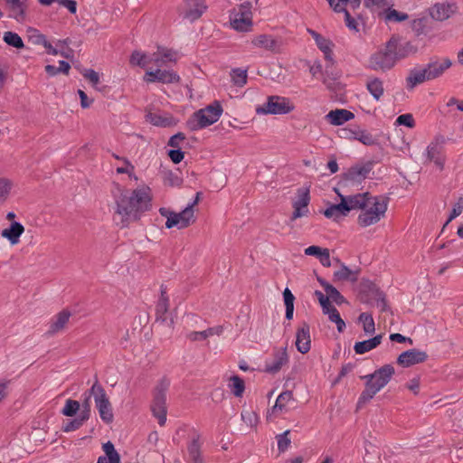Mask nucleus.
<instances>
[{
    "label": "nucleus",
    "instance_id": "dca6fc26",
    "mask_svg": "<svg viewBox=\"0 0 463 463\" xmlns=\"http://www.w3.org/2000/svg\"><path fill=\"white\" fill-rule=\"evenodd\" d=\"M307 32L315 41L317 47L323 53L324 58L327 61L334 63V43L329 38L323 36L322 34L315 32L314 30L308 29Z\"/></svg>",
    "mask_w": 463,
    "mask_h": 463
},
{
    "label": "nucleus",
    "instance_id": "2eb2a0df",
    "mask_svg": "<svg viewBox=\"0 0 463 463\" xmlns=\"http://www.w3.org/2000/svg\"><path fill=\"white\" fill-rule=\"evenodd\" d=\"M453 61L448 57H439L430 61L424 67L430 80L441 77L451 66Z\"/></svg>",
    "mask_w": 463,
    "mask_h": 463
},
{
    "label": "nucleus",
    "instance_id": "8fccbe9b",
    "mask_svg": "<svg viewBox=\"0 0 463 463\" xmlns=\"http://www.w3.org/2000/svg\"><path fill=\"white\" fill-rule=\"evenodd\" d=\"M81 410L82 408L80 409V404L78 401L67 399L63 408L61 409V413L66 417H72L77 413L80 414Z\"/></svg>",
    "mask_w": 463,
    "mask_h": 463
},
{
    "label": "nucleus",
    "instance_id": "052dcab7",
    "mask_svg": "<svg viewBox=\"0 0 463 463\" xmlns=\"http://www.w3.org/2000/svg\"><path fill=\"white\" fill-rule=\"evenodd\" d=\"M415 125V119L411 113L402 114L394 121L395 127L404 126L408 128H413Z\"/></svg>",
    "mask_w": 463,
    "mask_h": 463
},
{
    "label": "nucleus",
    "instance_id": "f8f14e48",
    "mask_svg": "<svg viewBox=\"0 0 463 463\" xmlns=\"http://www.w3.org/2000/svg\"><path fill=\"white\" fill-rule=\"evenodd\" d=\"M205 0H184L181 14L190 22L198 20L207 10Z\"/></svg>",
    "mask_w": 463,
    "mask_h": 463
},
{
    "label": "nucleus",
    "instance_id": "4468645a",
    "mask_svg": "<svg viewBox=\"0 0 463 463\" xmlns=\"http://www.w3.org/2000/svg\"><path fill=\"white\" fill-rule=\"evenodd\" d=\"M428 358V354L425 351L420 349H410L402 352L397 357V364L402 368H409L416 364L424 363Z\"/></svg>",
    "mask_w": 463,
    "mask_h": 463
},
{
    "label": "nucleus",
    "instance_id": "a18cd8bd",
    "mask_svg": "<svg viewBox=\"0 0 463 463\" xmlns=\"http://www.w3.org/2000/svg\"><path fill=\"white\" fill-rule=\"evenodd\" d=\"M228 388L236 397H241L244 392L245 384L241 378L233 375L229 380Z\"/></svg>",
    "mask_w": 463,
    "mask_h": 463
},
{
    "label": "nucleus",
    "instance_id": "0eeeda50",
    "mask_svg": "<svg viewBox=\"0 0 463 463\" xmlns=\"http://www.w3.org/2000/svg\"><path fill=\"white\" fill-rule=\"evenodd\" d=\"M222 114V108L219 102L215 101L194 112L186 124L191 130L195 131L214 124L219 120Z\"/></svg>",
    "mask_w": 463,
    "mask_h": 463
},
{
    "label": "nucleus",
    "instance_id": "423d86ee",
    "mask_svg": "<svg viewBox=\"0 0 463 463\" xmlns=\"http://www.w3.org/2000/svg\"><path fill=\"white\" fill-rule=\"evenodd\" d=\"M296 105L294 101L285 96L270 95L266 101L255 109L257 115H288L295 111Z\"/></svg>",
    "mask_w": 463,
    "mask_h": 463
},
{
    "label": "nucleus",
    "instance_id": "774afa93",
    "mask_svg": "<svg viewBox=\"0 0 463 463\" xmlns=\"http://www.w3.org/2000/svg\"><path fill=\"white\" fill-rule=\"evenodd\" d=\"M56 4L67 8L71 14H76L77 12V3L75 0H56Z\"/></svg>",
    "mask_w": 463,
    "mask_h": 463
},
{
    "label": "nucleus",
    "instance_id": "a19ab883",
    "mask_svg": "<svg viewBox=\"0 0 463 463\" xmlns=\"http://www.w3.org/2000/svg\"><path fill=\"white\" fill-rule=\"evenodd\" d=\"M154 54L145 53L142 52H134L130 57V63L134 66H139L144 69H148V66L154 64Z\"/></svg>",
    "mask_w": 463,
    "mask_h": 463
},
{
    "label": "nucleus",
    "instance_id": "f3484780",
    "mask_svg": "<svg viewBox=\"0 0 463 463\" xmlns=\"http://www.w3.org/2000/svg\"><path fill=\"white\" fill-rule=\"evenodd\" d=\"M440 148V144L438 141L430 142L422 154L423 162L425 164L432 162L439 170H441L444 166L445 159L441 155Z\"/></svg>",
    "mask_w": 463,
    "mask_h": 463
},
{
    "label": "nucleus",
    "instance_id": "a878e982",
    "mask_svg": "<svg viewBox=\"0 0 463 463\" xmlns=\"http://www.w3.org/2000/svg\"><path fill=\"white\" fill-rule=\"evenodd\" d=\"M322 312L324 315L327 316L328 319L335 323L338 332H343L345 328V323L341 318L339 312L337 309L330 303V298L327 297L326 301L323 304H320Z\"/></svg>",
    "mask_w": 463,
    "mask_h": 463
},
{
    "label": "nucleus",
    "instance_id": "13d9d810",
    "mask_svg": "<svg viewBox=\"0 0 463 463\" xmlns=\"http://www.w3.org/2000/svg\"><path fill=\"white\" fill-rule=\"evenodd\" d=\"M344 14H345V22L346 27L351 32H353L354 33H359L361 31V25H362L361 19L359 17L358 18L352 17L348 11L344 12Z\"/></svg>",
    "mask_w": 463,
    "mask_h": 463
},
{
    "label": "nucleus",
    "instance_id": "6ab92c4d",
    "mask_svg": "<svg viewBox=\"0 0 463 463\" xmlns=\"http://www.w3.org/2000/svg\"><path fill=\"white\" fill-rule=\"evenodd\" d=\"M294 399L291 392L287 391L281 392L277 400L273 407L268 412L267 418L271 420L272 417L277 416L281 413L288 412L290 409V406L293 404Z\"/></svg>",
    "mask_w": 463,
    "mask_h": 463
},
{
    "label": "nucleus",
    "instance_id": "09e8293b",
    "mask_svg": "<svg viewBox=\"0 0 463 463\" xmlns=\"http://www.w3.org/2000/svg\"><path fill=\"white\" fill-rule=\"evenodd\" d=\"M283 300L286 307V318L290 320L294 313L295 297L288 288H286L283 291Z\"/></svg>",
    "mask_w": 463,
    "mask_h": 463
},
{
    "label": "nucleus",
    "instance_id": "c756f323",
    "mask_svg": "<svg viewBox=\"0 0 463 463\" xmlns=\"http://www.w3.org/2000/svg\"><path fill=\"white\" fill-rule=\"evenodd\" d=\"M154 54V65L161 67L167 63L175 62L178 59L177 53L171 49L159 47Z\"/></svg>",
    "mask_w": 463,
    "mask_h": 463
},
{
    "label": "nucleus",
    "instance_id": "58836bf2",
    "mask_svg": "<svg viewBox=\"0 0 463 463\" xmlns=\"http://www.w3.org/2000/svg\"><path fill=\"white\" fill-rule=\"evenodd\" d=\"M366 90L376 101H379L384 94L383 81L377 77L370 78L366 81Z\"/></svg>",
    "mask_w": 463,
    "mask_h": 463
},
{
    "label": "nucleus",
    "instance_id": "5fc2aeb1",
    "mask_svg": "<svg viewBox=\"0 0 463 463\" xmlns=\"http://www.w3.org/2000/svg\"><path fill=\"white\" fill-rule=\"evenodd\" d=\"M13 182L10 179L0 177V204L5 203L10 196Z\"/></svg>",
    "mask_w": 463,
    "mask_h": 463
},
{
    "label": "nucleus",
    "instance_id": "c85d7f7f",
    "mask_svg": "<svg viewBox=\"0 0 463 463\" xmlns=\"http://www.w3.org/2000/svg\"><path fill=\"white\" fill-rule=\"evenodd\" d=\"M249 44L253 49H262L266 51H271L277 47L276 40L269 34L254 35L249 40Z\"/></svg>",
    "mask_w": 463,
    "mask_h": 463
},
{
    "label": "nucleus",
    "instance_id": "f704fd0d",
    "mask_svg": "<svg viewBox=\"0 0 463 463\" xmlns=\"http://www.w3.org/2000/svg\"><path fill=\"white\" fill-rule=\"evenodd\" d=\"M425 81H430L428 77L425 67L414 68L411 70L406 79L407 87L410 89H413L417 85L421 84Z\"/></svg>",
    "mask_w": 463,
    "mask_h": 463
},
{
    "label": "nucleus",
    "instance_id": "c03bdc74",
    "mask_svg": "<svg viewBox=\"0 0 463 463\" xmlns=\"http://www.w3.org/2000/svg\"><path fill=\"white\" fill-rule=\"evenodd\" d=\"M358 321L362 325L363 330L366 335H372L374 334L375 324L371 314L362 313L358 317Z\"/></svg>",
    "mask_w": 463,
    "mask_h": 463
},
{
    "label": "nucleus",
    "instance_id": "9d476101",
    "mask_svg": "<svg viewBox=\"0 0 463 463\" xmlns=\"http://www.w3.org/2000/svg\"><path fill=\"white\" fill-rule=\"evenodd\" d=\"M91 392L94 393V402L100 419L106 423L112 422L114 416L105 391L99 386L93 385Z\"/></svg>",
    "mask_w": 463,
    "mask_h": 463
},
{
    "label": "nucleus",
    "instance_id": "9b49d317",
    "mask_svg": "<svg viewBox=\"0 0 463 463\" xmlns=\"http://www.w3.org/2000/svg\"><path fill=\"white\" fill-rule=\"evenodd\" d=\"M146 83L160 82L163 84H175L180 81L179 75L173 70L147 69L143 76Z\"/></svg>",
    "mask_w": 463,
    "mask_h": 463
},
{
    "label": "nucleus",
    "instance_id": "c9c22d12",
    "mask_svg": "<svg viewBox=\"0 0 463 463\" xmlns=\"http://www.w3.org/2000/svg\"><path fill=\"white\" fill-rule=\"evenodd\" d=\"M382 335H374L372 338L356 342L354 345V350L357 354H364L375 349L382 343Z\"/></svg>",
    "mask_w": 463,
    "mask_h": 463
},
{
    "label": "nucleus",
    "instance_id": "3c124183",
    "mask_svg": "<svg viewBox=\"0 0 463 463\" xmlns=\"http://www.w3.org/2000/svg\"><path fill=\"white\" fill-rule=\"evenodd\" d=\"M409 18L408 14L404 12H400L393 8H388L384 12V19L390 23H401Z\"/></svg>",
    "mask_w": 463,
    "mask_h": 463
},
{
    "label": "nucleus",
    "instance_id": "b1692460",
    "mask_svg": "<svg viewBox=\"0 0 463 463\" xmlns=\"http://www.w3.org/2000/svg\"><path fill=\"white\" fill-rule=\"evenodd\" d=\"M296 347L301 354H307L311 349L310 328L307 324H303L296 333Z\"/></svg>",
    "mask_w": 463,
    "mask_h": 463
},
{
    "label": "nucleus",
    "instance_id": "4c0bfd02",
    "mask_svg": "<svg viewBox=\"0 0 463 463\" xmlns=\"http://www.w3.org/2000/svg\"><path fill=\"white\" fill-rule=\"evenodd\" d=\"M104 455L98 458L97 463H120V456L110 441L102 446Z\"/></svg>",
    "mask_w": 463,
    "mask_h": 463
},
{
    "label": "nucleus",
    "instance_id": "393cba45",
    "mask_svg": "<svg viewBox=\"0 0 463 463\" xmlns=\"http://www.w3.org/2000/svg\"><path fill=\"white\" fill-rule=\"evenodd\" d=\"M322 312L324 315L327 316L328 319L335 323L338 332H343L345 328V323L341 318L339 312L337 309L330 303V298L327 297L326 301L323 304H320Z\"/></svg>",
    "mask_w": 463,
    "mask_h": 463
},
{
    "label": "nucleus",
    "instance_id": "ddd939ff",
    "mask_svg": "<svg viewBox=\"0 0 463 463\" xmlns=\"http://www.w3.org/2000/svg\"><path fill=\"white\" fill-rule=\"evenodd\" d=\"M310 189L308 186H303L297 191V197L293 201L294 208L292 220H296L308 214V204L310 202Z\"/></svg>",
    "mask_w": 463,
    "mask_h": 463
},
{
    "label": "nucleus",
    "instance_id": "a211bd4d",
    "mask_svg": "<svg viewBox=\"0 0 463 463\" xmlns=\"http://www.w3.org/2000/svg\"><path fill=\"white\" fill-rule=\"evenodd\" d=\"M30 0H6L9 16L19 23L26 20Z\"/></svg>",
    "mask_w": 463,
    "mask_h": 463
},
{
    "label": "nucleus",
    "instance_id": "de8ad7c7",
    "mask_svg": "<svg viewBox=\"0 0 463 463\" xmlns=\"http://www.w3.org/2000/svg\"><path fill=\"white\" fill-rule=\"evenodd\" d=\"M27 39L33 45H43L46 42V36L34 27H28L26 29Z\"/></svg>",
    "mask_w": 463,
    "mask_h": 463
},
{
    "label": "nucleus",
    "instance_id": "cd10ccee",
    "mask_svg": "<svg viewBox=\"0 0 463 463\" xmlns=\"http://www.w3.org/2000/svg\"><path fill=\"white\" fill-rule=\"evenodd\" d=\"M354 118V114L345 109L330 110L325 117V118L333 126H342L352 120Z\"/></svg>",
    "mask_w": 463,
    "mask_h": 463
},
{
    "label": "nucleus",
    "instance_id": "6e6552de",
    "mask_svg": "<svg viewBox=\"0 0 463 463\" xmlns=\"http://www.w3.org/2000/svg\"><path fill=\"white\" fill-rule=\"evenodd\" d=\"M161 216L166 219L165 228L172 229L176 228L183 230L193 225L196 222L195 210L192 209L191 206H186L181 212H174L168 208L161 207L159 209Z\"/></svg>",
    "mask_w": 463,
    "mask_h": 463
},
{
    "label": "nucleus",
    "instance_id": "864d4df0",
    "mask_svg": "<svg viewBox=\"0 0 463 463\" xmlns=\"http://www.w3.org/2000/svg\"><path fill=\"white\" fill-rule=\"evenodd\" d=\"M4 42L12 47H14L16 49H23L24 47L23 39L20 37V35L14 32H5L3 36Z\"/></svg>",
    "mask_w": 463,
    "mask_h": 463
},
{
    "label": "nucleus",
    "instance_id": "412c9836",
    "mask_svg": "<svg viewBox=\"0 0 463 463\" xmlns=\"http://www.w3.org/2000/svg\"><path fill=\"white\" fill-rule=\"evenodd\" d=\"M457 11V6L452 3H438L433 5L430 10V15L436 21H445L451 17Z\"/></svg>",
    "mask_w": 463,
    "mask_h": 463
},
{
    "label": "nucleus",
    "instance_id": "338daca9",
    "mask_svg": "<svg viewBox=\"0 0 463 463\" xmlns=\"http://www.w3.org/2000/svg\"><path fill=\"white\" fill-rule=\"evenodd\" d=\"M462 212H463V203H462V201H458V203H456L453 205L446 224H448L452 220H454L455 218L459 216L462 213Z\"/></svg>",
    "mask_w": 463,
    "mask_h": 463
},
{
    "label": "nucleus",
    "instance_id": "e2e57ef3",
    "mask_svg": "<svg viewBox=\"0 0 463 463\" xmlns=\"http://www.w3.org/2000/svg\"><path fill=\"white\" fill-rule=\"evenodd\" d=\"M289 433V430H286L281 434H279L277 436V441H278V449L279 452L283 453L285 452L290 446V439L288 437Z\"/></svg>",
    "mask_w": 463,
    "mask_h": 463
},
{
    "label": "nucleus",
    "instance_id": "f257e3e1",
    "mask_svg": "<svg viewBox=\"0 0 463 463\" xmlns=\"http://www.w3.org/2000/svg\"><path fill=\"white\" fill-rule=\"evenodd\" d=\"M415 52V48L409 42H402L392 36L381 44L368 58V67L375 71L385 72L399 62Z\"/></svg>",
    "mask_w": 463,
    "mask_h": 463
},
{
    "label": "nucleus",
    "instance_id": "69168bd1",
    "mask_svg": "<svg viewBox=\"0 0 463 463\" xmlns=\"http://www.w3.org/2000/svg\"><path fill=\"white\" fill-rule=\"evenodd\" d=\"M360 128L359 127L343 128L342 137L349 140H356Z\"/></svg>",
    "mask_w": 463,
    "mask_h": 463
},
{
    "label": "nucleus",
    "instance_id": "603ef678",
    "mask_svg": "<svg viewBox=\"0 0 463 463\" xmlns=\"http://www.w3.org/2000/svg\"><path fill=\"white\" fill-rule=\"evenodd\" d=\"M222 332L221 328H208L207 330L203 331H194L189 333L188 338L191 341H201L204 340L209 336H212L213 335H220Z\"/></svg>",
    "mask_w": 463,
    "mask_h": 463
},
{
    "label": "nucleus",
    "instance_id": "680f3d73",
    "mask_svg": "<svg viewBox=\"0 0 463 463\" xmlns=\"http://www.w3.org/2000/svg\"><path fill=\"white\" fill-rule=\"evenodd\" d=\"M81 73L83 77L89 80L93 88L98 89V86L100 83V76L99 72L92 69H85L81 71Z\"/></svg>",
    "mask_w": 463,
    "mask_h": 463
},
{
    "label": "nucleus",
    "instance_id": "e433bc0d",
    "mask_svg": "<svg viewBox=\"0 0 463 463\" xmlns=\"http://www.w3.org/2000/svg\"><path fill=\"white\" fill-rule=\"evenodd\" d=\"M334 279L336 282L354 283L358 279V270L351 269L343 264L337 270L334 272Z\"/></svg>",
    "mask_w": 463,
    "mask_h": 463
},
{
    "label": "nucleus",
    "instance_id": "37998d69",
    "mask_svg": "<svg viewBox=\"0 0 463 463\" xmlns=\"http://www.w3.org/2000/svg\"><path fill=\"white\" fill-rule=\"evenodd\" d=\"M318 282L324 288L326 293V297H329L330 299H332L338 305L345 302V298L340 294L336 288H335L323 279H318Z\"/></svg>",
    "mask_w": 463,
    "mask_h": 463
},
{
    "label": "nucleus",
    "instance_id": "ea45409f",
    "mask_svg": "<svg viewBox=\"0 0 463 463\" xmlns=\"http://www.w3.org/2000/svg\"><path fill=\"white\" fill-rule=\"evenodd\" d=\"M146 120L156 127H170L176 124V120L167 115L149 112L146 116Z\"/></svg>",
    "mask_w": 463,
    "mask_h": 463
},
{
    "label": "nucleus",
    "instance_id": "aec40b11",
    "mask_svg": "<svg viewBox=\"0 0 463 463\" xmlns=\"http://www.w3.org/2000/svg\"><path fill=\"white\" fill-rule=\"evenodd\" d=\"M156 311L157 319L168 323L169 326L174 324V317L169 312V298L165 288L163 287L160 288V297L156 303Z\"/></svg>",
    "mask_w": 463,
    "mask_h": 463
},
{
    "label": "nucleus",
    "instance_id": "473e14b6",
    "mask_svg": "<svg viewBox=\"0 0 463 463\" xmlns=\"http://www.w3.org/2000/svg\"><path fill=\"white\" fill-rule=\"evenodd\" d=\"M24 232V226L18 222H14L8 228L2 231L1 235L12 245H16L20 241V237Z\"/></svg>",
    "mask_w": 463,
    "mask_h": 463
},
{
    "label": "nucleus",
    "instance_id": "49530a36",
    "mask_svg": "<svg viewBox=\"0 0 463 463\" xmlns=\"http://www.w3.org/2000/svg\"><path fill=\"white\" fill-rule=\"evenodd\" d=\"M231 79L232 83L237 87H243L248 80L247 70L236 68L231 71Z\"/></svg>",
    "mask_w": 463,
    "mask_h": 463
},
{
    "label": "nucleus",
    "instance_id": "7c9ffc66",
    "mask_svg": "<svg viewBox=\"0 0 463 463\" xmlns=\"http://www.w3.org/2000/svg\"><path fill=\"white\" fill-rule=\"evenodd\" d=\"M304 252L307 256L316 257L324 267H330L332 265L330 251L327 248L312 245L306 248Z\"/></svg>",
    "mask_w": 463,
    "mask_h": 463
},
{
    "label": "nucleus",
    "instance_id": "4d7b16f0",
    "mask_svg": "<svg viewBox=\"0 0 463 463\" xmlns=\"http://www.w3.org/2000/svg\"><path fill=\"white\" fill-rule=\"evenodd\" d=\"M121 162L123 165L118 166L116 171L118 174H127L129 178L137 180V175H135V166L131 164V162L125 157H122Z\"/></svg>",
    "mask_w": 463,
    "mask_h": 463
},
{
    "label": "nucleus",
    "instance_id": "72a5a7b5",
    "mask_svg": "<svg viewBox=\"0 0 463 463\" xmlns=\"http://www.w3.org/2000/svg\"><path fill=\"white\" fill-rule=\"evenodd\" d=\"M71 313L69 310H61L51 321L49 326V332L51 334H57L62 331L67 326Z\"/></svg>",
    "mask_w": 463,
    "mask_h": 463
},
{
    "label": "nucleus",
    "instance_id": "5701e85b",
    "mask_svg": "<svg viewBox=\"0 0 463 463\" xmlns=\"http://www.w3.org/2000/svg\"><path fill=\"white\" fill-rule=\"evenodd\" d=\"M371 170L372 168L369 165H354L348 169L344 178L353 184H359L368 177Z\"/></svg>",
    "mask_w": 463,
    "mask_h": 463
},
{
    "label": "nucleus",
    "instance_id": "0e129e2a",
    "mask_svg": "<svg viewBox=\"0 0 463 463\" xmlns=\"http://www.w3.org/2000/svg\"><path fill=\"white\" fill-rule=\"evenodd\" d=\"M188 461L199 460L201 458L200 444L196 440H193L188 445Z\"/></svg>",
    "mask_w": 463,
    "mask_h": 463
},
{
    "label": "nucleus",
    "instance_id": "2f4dec72",
    "mask_svg": "<svg viewBox=\"0 0 463 463\" xmlns=\"http://www.w3.org/2000/svg\"><path fill=\"white\" fill-rule=\"evenodd\" d=\"M153 415L157 419L160 425H164L166 421V397L165 393H161L156 397L152 405Z\"/></svg>",
    "mask_w": 463,
    "mask_h": 463
},
{
    "label": "nucleus",
    "instance_id": "f03ea898",
    "mask_svg": "<svg viewBox=\"0 0 463 463\" xmlns=\"http://www.w3.org/2000/svg\"><path fill=\"white\" fill-rule=\"evenodd\" d=\"M354 210H360L357 223L363 228L377 224L388 210V199L371 195L368 193L355 194Z\"/></svg>",
    "mask_w": 463,
    "mask_h": 463
},
{
    "label": "nucleus",
    "instance_id": "4be33fe9",
    "mask_svg": "<svg viewBox=\"0 0 463 463\" xmlns=\"http://www.w3.org/2000/svg\"><path fill=\"white\" fill-rule=\"evenodd\" d=\"M288 362L287 348L283 347L274 353L273 357L265 363V371L269 373H278Z\"/></svg>",
    "mask_w": 463,
    "mask_h": 463
},
{
    "label": "nucleus",
    "instance_id": "bf43d9fd",
    "mask_svg": "<svg viewBox=\"0 0 463 463\" xmlns=\"http://www.w3.org/2000/svg\"><path fill=\"white\" fill-rule=\"evenodd\" d=\"M356 140L364 146H372L378 145V140L371 133L363 128H360Z\"/></svg>",
    "mask_w": 463,
    "mask_h": 463
},
{
    "label": "nucleus",
    "instance_id": "7ed1b4c3",
    "mask_svg": "<svg viewBox=\"0 0 463 463\" xmlns=\"http://www.w3.org/2000/svg\"><path fill=\"white\" fill-rule=\"evenodd\" d=\"M152 192L146 184H141L129 194L122 193L116 198V213L123 218L137 217L151 208Z\"/></svg>",
    "mask_w": 463,
    "mask_h": 463
},
{
    "label": "nucleus",
    "instance_id": "20e7f679",
    "mask_svg": "<svg viewBox=\"0 0 463 463\" xmlns=\"http://www.w3.org/2000/svg\"><path fill=\"white\" fill-rule=\"evenodd\" d=\"M394 374V367L386 364L373 373L361 376L364 382V389L358 399V404H365L370 402L392 381Z\"/></svg>",
    "mask_w": 463,
    "mask_h": 463
},
{
    "label": "nucleus",
    "instance_id": "79ce46f5",
    "mask_svg": "<svg viewBox=\"0 0 463 463\" xmlns=\"http://www.w3.org/2000/svg\"><path fill=\"white\" fill-rule=\"evenodd\" d=\"M330 7L337 13L347 12V8L356 9L361 0H327Z\"/></svg>",
    "mask_w": 463,
    "mask_h": 463
},
{
    "label": "nucleus",
    "instance_id": "6e6d98bb",
    "mask_svg": "<svg viewBox=\"0 0 463 463\" xmlns=\"http://www.w3.org/2000/svg\"><path fill=\"white\" fill-rule=\"evenodd\" d=\"M241 416L250 429H254L259 422L258 415L253 410H243Z\"/></svg>",
    "mask_w": 463,
    "mask_h": 463
},
{
    "label": "nucleus",
    "instance_id": "1a4fd4ad",
    "mask_svg": "<svg viewBox=\"0 0 463 463\" xmlns=\"http://www.w3.org/2000/svg\"><path fill=\"white\" fill-rule=\"evenodd\" d=\"M338 196L340 197V203L336 204H330L324 211V215L335 222L339 221L341 218L346 216L352 210H354L355 194L351 196H345L338 193L335 189Z\"/></svg>",
    "mask_w": 463,
    "mask_h": 463
},
{
    "label": "nucleus",
    "instance_id": "bb28decb",
    "mask_svg": "<svg viewBox=\"0 0 463 463\" xmlns=\"http://www.w3.org/2000/svg\"><path fill=\"white\" fill-rule=\"evenodd\" d=\"M90 416V406L89 401L86 400L82 405V410L80 411V414H78L77 418L65 423L62 426V430L64 432H70L79 429L85 421L89 420Z\"/></svg>",
    "mask_w": 463,
    "mask_h": 463
},
{
    "label": "nucleus",
    "instance_id": "39448f33",
    "mask_svg": "<svg viewBox=\"0 0 463 463\" xmlns=\"http://www.w3.org/2000/svg\"><path fill=\"white\" fill-rule=\"evenodd\" d=\"M253 25L252 5L250 2L237 5L229 11L228 26L232 30L248 33L252 31Z\"/></svg>",
    "mask_w": 463,
    "mask_h": 463
}]
</instances>
